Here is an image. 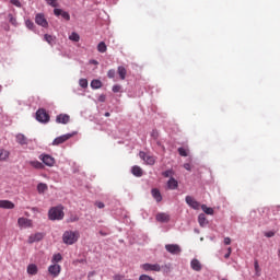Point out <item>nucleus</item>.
<instances>
[{
	"mask_svg": "<svg viewBox=\"0 0 280 280\" xmlns=\"http://www.w3.org/2000/svg\"><path fill=\"white\" fill-rule=\"evenodd\" d=\"M54 14L55 16H62V19H65V21H71V15L69 14V12L67 11H62V9H54Z\"/></svg>",
	"mask_w": 280,
	"mask_h": 280,
	"instance_id": "4468645a",
	"label": "nucleus"
},
{
	"mask_svg": "<svg viewBox=\"0 0 280 280\" xmlns=\"http://www.w3.org/2000/svg\"><path fill=\"white\" fill-rule=\"evenodd\" d=\"M144 272H161V265L145 262L140 266Z\"/></svg>",
	"mask_w": 280,
	"mask_h": 280,
	"instance_id": "423d86ee",
	"label": "nucleus"
},
{
	"mask_svg": "<svg viewBox=\"0 0 280 280\" xmlns=\"http://www.w3.org/2000/svg\"><path fill=\"white\" fill-rule=\"evenodd\" d=\"M162 176H164V178H174V170L170 168L166 170L162 173Z\"/></svg>",
	"mask_w": 280,
	"mask_h": 280,
	"instance_id": "f704fd0d",
	"label": "nucleus"
},
{
	"mask_svg": "<svg viewBox=\"0 0 280 280\" xmlns=\"http://www.w3.org/2000/svg\"><path fill=\"white\" fill-rule=\"evenodd\" d=\"M44 40H46V43H48V45H54L56 43V37L49 35V34H45Z\"/></svg>",
	"mask_w": 280,
	"mask_h": 280,
	"instance_id": "7c9ffc66",
	"label": "nucleus"
},
{
	"mask_svg": "<svg viewBox=\"0 0 280 280\" xmlns=\"http://www.w3.org/2000/svg\"><path fill=\"white\" fill-rule=\"evenodd\" d=\"M90 86L93 90L102 89V81L98 80V79H94V80L91 81Z\"/></svg>",
	"mask_w": 280,
	"mask_h": 280,
	"instance_id": "cd10ccee",
	"label": "nucleus"
},
{
	"mask_svg": "<svg viewBox=\"0 0 280 280\" xmlns=\"http://www.w3.org/2000/svg\"><path fill=\"white\" fill-rule=\"evenodd\" d=\"M44 237H45V233H43V232H37V233H35V234H31V235L28 236L27 242H28L30 244H34V243H36V242H40Z\"/></svg>",
	"mask_w": 280,
	"mask_h": 280,
	"instance_id": "ddd939ff",
	"label": "nucleus"
},
{
	"mask_svg": "<svg viewBox=\"0 0 280 280\" xmlns=\"http://www.w3.org/2000/svg\"><path fill=\"white\" fill-rule=\"evenodd\" d=\"M90 65H100V62L95 59L90 60Z\"/></svg>",
	"mask_w": 280,
	"mask_h": 280,
	"instance_id": "5fc2aeb1",
	"label": "nucleus"
},
{
	"mask_svg": "<svg viewBox=\"0 0 280 280\" xmlns=\"http://www.w3.org/2000/svg\"><path fill=\"white\" fill-rule=\"evenodd\" d=\"M10 159V151L2 149L0 150V161H8Z\"/></svg>",
	"mask_w": 280,
	"mask_h": 280,
	"instance_id": "c85d7f7f",
	"label": "nucleus"
},
{
	"mask_svg": "<svg viewBox=\"0 0 280 280\" xmlns=\"http://www.w3.org/2000/svg\"><path fill=\"white\" fill-rule=\"evenodd\" d=\"M184 167L187 170V172H191V165L189 163H185Z\"/></svg>",
	"mask_w": 280,
	"mask_h": 280,
	"instance_id": "3c124183",
	"label": "nucleus"
},
{
	"mask_svg": "<svg viewBox=\"0 0 280 280\" xmlns=\"http://www.w3.org/2000/svg\"><path fill=\"white\" fill-rule=\"evenodd\" d=\"M112 91L113 93H119V91H121V85L119 84L113 85Z\"/></svg>",
	"mask_w": 280,
	"mask_h": 280,
	"instance_id": "a19ab883",
	"label": "nucleus"
},
{
	"mask_svg": "<svg viewBox=\"0 0 280 280\" xmlns=\"http://www.w3.org/2000/svg\"><path fill=\"white\" fill-rule=\"evenodd\" d=\"M52 264H58L59 261H62V255L61 254H55L51 259Z\"/></svg>",
	"mask_w": 280,
	"mask_h": 280,
	"instance_id": "e433bc0d",
	"label": "nucleus"
},
{
	"mask_svg": "<svg viewBox=\"0 0 280 280\" xmlns=\"http://www.w3.org/2000/svg\"><path fill=\"white\" fill-rule=\"evenodd\" d=\"M105 117H110V113L106 112Z\"/></svg>",
	"mask_w": 280,
	"mask_h": 280,
	"instance_id": "4d7b16f0",
	"label": "nucleus"
},
{
	"mask_svg": "<svg viewBox=\"0 0 280 280\" xmlns=\"http://www.w3.org/2000/svg\"><path fill=\"white\" fill-rule=\"evenodd\" d=\"M69 121H70V116L67 115V114H59V115H57V117H56V122H57V124L67 125V124H69Z\"/></svg>",
	"mask_w": 280,
	"mask_h": 280,
	"instance_id": "2eb2a0df",
	"label": "nucleus"
},
{
	"mask_svg": "<svg viewBox=\"0 0 280 280\" xmlns=\"http://www.w3.org/2000/svg\"><path fill=\"white\" fill-rule=\"evenodd\" d=\"M165 250L170 253L171 255H180L183 253V249L180 248V245L178 244H166Z\"/></svg>",
	"mask_w": 280,
	"mask_h": 280,
	"instance_id": "1a4fd4ad",
	"label": "nucleus"
},
{
	"mask_svg": "<svg viewBox=\"0 0 280 280\" xmlns=\"http://www.w3.org/2000/svg\"><path fill=\"white\" fill-rule=\"evenodd\" d=\"M78 220H80V218H78V217H71V218L69 219V222H78Z\"/></svg>",
	"mask_w": 280,
	"mask_h": 280,
	"instance_id": "603ef678",
	"label": "nucleus"
},
{
	"mask_svg": "<svg viewBox=\"0 0 280 280\" xmlns=\"http://www.w3.org/2000/svg\"><path fill=\"white\" fill-rule=\"evenodd\" d=\"M166 187L172 191H174L175 189H178V180H176V178L174 177H171L166 183Z\"/></svg>",
	"mask_w": 280,
	"mask_h": 280,
	"instance_id": "dca6fc26",
	"label": "nucleus"
},
{
	"mask_svg": "<svg viewBox=\"0 0 280 280\" xmlns=\"http://www.w3.org/2000/svg\"><path fill=\"white\" fill-rule=\"evenodd\" d=\"M79 86H81V89H89V80L80 79L79 80Z\"/></svg>",
	"mask_w": 280,
	"mask_h": 280,
	"instance_id": "c9c22d12",
	"label": "nucleus"
},
{
	"mask_svg": "<svg viewBox=\"0 0 280 280\" xmlns=\"http://www.w3.org/2000/svg\"><path fill=\"white\" fill-rule=\"evenodd\" d=\"M35 118L39 124H49V114L45 109H38L35 114Z\"/></svg>",
	"mask_w": 280,
	"mask_h": 280,
	"instance_id": "7ed1b4c3",
	"label": "nucleus"
},
{
	"mask_svg": "<svg viewBox=\"0 0 280 280\" xmlns=\"http://www.w3.org/2000/svg\"><path fill=\"white\" fill-rule=\"evenodd\" d=\"M108 47L106 46V43L104 42H101L98 45H97V51L100 54H106Z\"/></svg>",
	"mask_w": 280,
	"mask_h": 280,
	"instance_id": "c756f323",
	"label": "nucleus"
},
{
	"mask_svg": "<svg viewBox=\"0 0 280 280\" xmlns=\"http://www.w3.org/2000/svg\"><path fill=\"white\" fill-rule=\"evenodd\" d=\"M0 209H14V202L10 200H0Z\"/></svg>",
	"mask_w": 280,
	"mask_h": 280,
	"instance_id": "4be33fe9",
	"label": "nucleus"
},
{
	"mask_svg": "<svg viewBox=\"0 0 280 280\" xmlns=\"http://www.w3.org/2000/svg\"><path fill=\"white\" fill-rule=\"evenodd\" d=\"M95 205L97 206L98 209H104L105 205L102 201H96Z\"/></svg>",
	"mask_w": 280,
	"mask_h": 280,
	"instance_id": "09e8293b",
	"label": "nucleus"
},
{
	"mask_svg": "<svg viewBox=\"0 0 280 280\" xmlns=\"http://www.w3.org/2000/svg\"><path fill=\"white\" fill-rule=\"evenodd\" d=\"M69 40H72L73 43H80V34L72 32L69 35Z\"/></svg>",
	"mask_w": 280,
	"mask_h": 280,
	"instance_id": "2f4dec72",
	"label": "nucleus"
},
{
	"mask_svg": "<svg viewBox=\"0 0 280 280\" xmlns=\"http://www.w3.org/2000/svg\"><path fill=\"white\" fill-rule=\"evenodd\" d=\"M28 165L34 167V170H43L45 167V165H43V163H40L38 160L30 161Z\"/></svg>",
	"mask_w": 280,
	"mask_h": 280,
	"instance_id": "b1692460",
	"label": "nucleus"
},
{
	"mask_svg": "<svg viewBox=\"0 0 280 280\" xmlns=\"http://www.w3.org/2000/svg\"><path fill=\"white\" fill-rule=\"evenodd\" d=\"M198 223L202 228H205V226H207V224H209V221L207 220V217L205 215V213H200L198 215Z\"/></svg>",
	"mask_w": 280,
	"mask_h": 280,
	"instance_id": "393cba45",
	"label": "nucleus"
},
{
	"mask_svg": "<svg viewBox=\"0 0 280 280\" xmlns=\"http://www.w3.org/2000/svg\"><path fill=\"white\" fill-rule=\"evenodd\" d=\"M15 141L20 145H27V137H25V135H23V133H18L15 136Z\"/></svg>",
	"mask_w": 280,
	"mask_h": 280,
	"instance_id": "aec40b11",
	"label": "nucleus"
},
{
	"mask_svg": "<svg viewBox=\"0 0 280 280\" xmlns=\"http://www.w3.org/2000/svg\"><path fill=\"white\" fill-rule=\"evenodd\" d=\"M25 25L28 30H33L35 27L34 22H32V20H26Z\"/></svg>",
	"mask_w": 280,
	"mask_h": 280,
	"instance_id": "ea45409f",
	"label": "nucleus"
},
{
	"mask_svg": "<svg viewBox=\"0 0 280 280\" xmlns=\"http://www.w3.org/2000/svg\"><path fill=\"white\" fill-rule=\"evenodd\" d=\"M232 250H233V249H232L231 247L228 248V252H226V254L224 255V258H225V259H229V257H231Z\"/></svg>",
	"mask_w": 280,
	"mask_h": 280,
	"instance_id": "49530a36",
	"label": "nucleus"
},
{
	"mask_svg": "<svg viewBox=\"0 0 280 280\" xmlns=\"http://www.w3.org/2000/svg\"><path fill=\"white\" fill-rule=\"evenodd\" d=\"M78 240H80V232L78 231H66L62 234V242L67 246H73Z\"/></svg>",
	"mask_w": 280,
	"mask_h": 280,
	"instance_id": "f03ea898",
	"label": "nucleus"
},
{
	"mask_svg": "<svg viewBox=\"0 0 280 280\" xmlns=\"http://www.w3.org/2000/svg\"><path fill=\"white\" fill-rule=\"evenodd\" d=\"M9 21L12 25H16V18H14V15L9 14Z\"/></svg>",
	"mask_w": 280,
	"mask_h": 280,
	"instance_id": "37998d69",
	"label": "nucleus"
},
{
	"mask_svg": "<svg viewBox=\"0 0 280 280\" xmlns=\"http://www.w3.org/2000/svg\"><path fill=\"white\" fill-rule=\"evenodd\" d=\"M151 196L152 198H154V200H156L158 202H161L163 200V196L161 195V190H159L158 188H153L151 190Z\"/></svg>",
	"mask_w": 280,
	"mask_h": 280,
	"instance_id": "412c9836",
	"label": "nucleus"
},
{
	"mask_svg": "<svg viewBox=\"0 0 280 280\" xmlns=\"http://www.w3.org/2000/svg\"><path fill=\"white\" fill-rule=\"evenodd\" d=\"M35 23L40 27H45V28L49 27V22H47V18H45V13H37L35 15Z\"/></svg>",
	"mask_w": 280,
	"mask_h": 280,
	"instance_id": "6e6552de",
	"label": "nucleus"
},
{
	"mask_svg": "<svg viewBox=\"0 0 280 280\" xmlns=\"http://www.w3.org/2000/svg\"><path fill=\"white\" fill-rule=\"evenodd\" d=\"M100 234L103 235V236H106V233H104V232H102V231L100 232Z\"/></svg>",
	"mask_w": 280,
	"mask_h": 280,
	"instance_id": "13d9d810",
	"label": "nucleus"
},
{
	"mask_svg": "<svg viewBox=\"0 0 280 280\" xmlns=\"http://www.w3.org/2000/svg\"><path fill=\"white\" fill-rule=\"evenodd\" d=\"M62 270V267H60V265L58 264H54V265H50L48 267V272L51 277H54L56 279V277H59L60 276V271Z\"/></svg>",
	"mask_w": 280,
	"mask_h": 280,
	"instance_id": "f8f14e48",
	"label": "nucleus"
},
{
	"mask_svg": "<svg viewBox=\"0 0 280 280\" xmlns=\"http://www.w3.org/2000/svg\"><path fill=\"white\" fill-rule=\"evenodd\" d=\"M190 268L195 270V272H200V270H202V264H200V260L195 258L190 261Z\"/></svg>",
	"mask_w": 280,
	"mask_h": 280,
	"instance_id": "f3484780",
	"label": "nucleus"
},
{
	"mask_svg": "<svg viewBox=\"0 0 280 280\" xmlns=\"http://www.w3.org/2000/svg\"><path fill=\"white\" fill-rule=\"evenodd\" d=\"M47 5H50L51 8H58V0H45Z\"/></svg>",
	"mask_w": 280,
	"mask_h": 280,
	"instance_id": "4c0bfd02",
	"label": "nucleus"
},
{
	"mask_svg": "<svg viewBox=\"0 0 280 280\" xmlns=\"http://www.w3.org/2000/svg\"><path fill=\"white\" fill-rule=\"evenodd\" d=\"M255 277H261V267H259V260H254Z\"/></svg>",
	"mask_w": 280,
	"mask_h": 280,
	"instance_id": "bb28decb",
	"label": "nucleus"
},
{
	"mask_svg": "<svg viewBox=\"0 0 280 280\" xmlns=\"http://www.w3.org/2000/svg\"><path fill=\"white\" fill-rule=\"evenodd\" d=\"M223 242H224L225 246L231 245V237H225Z\"/></svg>",
	"mask_w": 280,
	"mask_h": 280,
	"instance_id": "8fccbe9b",
	"label": "nucleus"
},
{
	"mask_svg": "<svg viewBox=\"0 0 280 280\" xmlns=\"http://www.w3.org/2000/svg\"><path fill=\"white\" fill-rule=\"evenodd\" d=\"M151 137H153V139H159V131L153 130V131L151 132Z\"/></svg>",
	"mask_w": 280,
	"mask_h": 280,
	"instance_id": "de8ad7c7",
	"label": "nucleus"
},
{
	"mask_svg": "<svg viewBox=\"0 0 280 280\" xmlns=\"http://www.w3.org/2000/svg\"><path fill=\"white\" fill-rule=\"evenodd\" d=\"M115 69H110V70H108V72H107V78H109V79H113V78H115Z\"/></svg>",
	"mask_w": 280,
	"mask_h": 280,
	"instance_id": "c03bdc74",
	"label": "nucleus"
},
{
	"mask_svg": "<svg viewBox=\"0 0 280 280\" xmlns=\"http://www.w3.org/2000/svg\"><path fill=\"white\" fill-rule=\"evenodd\" d=\"M201 209L207 215H213L214 213L213 208H209L207 205H201Z\"/></svg>",
	"mask_w": 280,
	"mask_h": 280,
	"instance_id": "72a5a7b5",
	"label": "nucleus"
},
{
	"mask_svg": "<svg viewBox=\"0 0 280 280\" xmlns=\"http://www.w3.org/2000/svg\"><path fill=\"white\" fill-rule=\"evenodd\" d=\"M92 277H95V271H90L88 273V279H92Z\"/></svg>",
	"mask_w": 280,
	"mask_h": 280,
	"instance_id": "864d4df0",
	"label": "nucleus"
},
{
	"mask_svg": "<svg viewBox=\"0 0 280 280\" xmlns=\"http://www.w3.org/2000/svg\"><path fill=\"white\" fill-rule=\"evenodd\" d=\"M26 272L27 275H38V266H36V264H31L27 266L26 268Z\"/></svg>",
	"mask_w": 280,
	"mask_h": 280,
	"instance_id": "5701e85b",
	"label": "nucleus"
},
{
	"mask_svg": "<svg viewBox=\"0 0 280 280\" xmlns=\"http://www.w3.org/2000/svg\"><path fill=\"white\" fill-rule=\"evenodd\" d=\"M114 279H115V280H119V276H115Z\"/></svg>",
	"mask_w": 280,
	"mask_h": 280,
	"instance_id": "bf43d9fd",
	"label": "nucleus"
},
{
	"mask_svg": "<svg viewBox=\"0 0 280 280\" xmlns=\"http://www.w3.org/2000/svg\"><path fill=\"white\" fill-rule=\"evenodd\" d=\"M275 236V232H269L266 234V237H273Z\"/></svg>",
	"mask_w": 280,
	"mask_h": 280,
	"instance_id": "6e6d98bb",
	"label": "nucleus"
},
{
	"mask_svg": "<svg viewBox=\"0 0 280 280\" xmlns=\"http://www.w3.org/2000/svg\"><path fill=\"white\" fill-rule=\"evenodd\" d=\"M11 3L15 5L16 8H21V1L19 0H11Z\"/></svg>",
	"mask_w": 280,
	"mask_h": 280,
	"instance_id": "a18cd8bd",
	"label": "nucleus"
},
{
	"mask_svg": "<svg viewBox=\"0 0 280 280\" xmlns=\"http://www.w3.org/2000/svg\"><path fill=\"white\" fill-rule=\"evenodd\" d=\"M161 270H163V272H170V270H172V265L171 264L163 265L161 267Z\"/></svg>",
	"mask_w": 280,
	"mask_h": 280,
	"instance_id": "58836bf2",
	"label": "nucleus"
},
{
	"mask_svg": "<svg viewBox=\"0 0 280 280\" xmlns=\"http://www.w3.org/2000/svg\"><path fill=\"white\" fill-rule=\"evenodd\" d=\"M18 226L20 229H32V226H34V223H33L32 219L21 217L18 219Z\"/></svg>",
	"mask_w": 280,
	"mask_h": 280,
	"instance_id": "0eeeda50",
	"label": "nucleus"
},
{
	"mask_svg": "<svg viewBox=\"0 0 280 280\" xmlns=\"http://www.w3.org/2000/svg\"><path fill=\"white\" fill-rule=\"evenodd\" d=\"M139 156L142 161H144V163L147 165H154L156 163V159H154V156H152L143 151L139 152Z\"/></svg>",
	"mask_w": 280,
	"mask_h": 280,
	"instance_id": "9d476101",
	"label": "nucleus"
},
{
	"mask_svg": "<svg viewBox=\"0 0 280 280\" xmlns=\"http://www.w3.org/2000/svg\"><path fill=\"white\" fill-rule=\"evenodd\" d=\"M65 219V207L62 205H59L57 207H52L48 211V220H51L52 222L58 220Z\"/></svg>",
	"mask_w": 280,
	"mask_h": 280,
	"instance_id": "f257e3e1",
	"label": "nucleus"
},
{
	"mask_svg": "<svg viewBox=\"0 0 280 280\" xmlns=\"http://www.w3.org/2000/svg\"><path fill=\"white\" fill-rule=\"evenodd\" d=\"M179 156H187V150L185 148L180 147L178 148Z\"/></svg>",
	"mask_w": 280,
	"mask_h": 280,
	"instance_id": "79ce46f5",
	"label": "nucleus"
},
{
	"mask_svg": "<svg viewBox=\"0 0 280 280\" xmlns=\"http://www.w3.org/2000/svg\"><path fill=\"white\" fill-rule=\"evenodd\" d=\"M48 187H47V184L45 183H39L37 185V191L38 194H45V191H47Z\"/></svg>",
	"mask_w": 280,
	"mask_h": 280,
	"instance_id": "473e14b6",
	"label": "nucleus"
},
{
	"mask_svg": "<svg viewBox=\"0 0 280 280\" xmlns=\"http://www.w3.org/2000/svg\"><path fill=\"white\" fill-rule=\"evenodd\" d=\"M117 71L120 80H126V75L128 74L126 68L124 66H119Z\"/></svg>",
	"mask_w": 280,
	"mask_h": 280,
	"instance_id": "a878e982",
	"label": "nucleus"
},
{
	"mask_svg": "<svg viewBox=\"0 0 280 280\" xmlns=\"http://www.w3.org/2000/svg\"><path fill=\"white\" fill-rule=\"evenodd\" d=\"M185 202L186 205H188V207H190V209H195V211H198V209H200V202L195 200V198L191 196H186Z\"/></svg>",
	"mask_w": 280,
	"mask_h": 280,
	"instance_id": "9b49d317",
	"label": "nucleus"
},
{
	"mask_svg": "<svg viewBox=\"0 0 280 280\" xmlns=\"http://www.w3.org/2000/svg\"><path fill=\"white\" fill-rule=\"evenodd\" d=\"M155 220L162 223L170 222V214L165 212H160L156 214Z\"/></svg>",
	"mask_w": 280,
	"mask_h": 280,
	"instance_id": "6ab92c4d",
	"label": "nucleus"
},
{
	"mask_svg": "<svg viewBox=\"0 0 280 280\" xmlns=\"http://www.w3.org/2000/svg\"><path fill=\"white\" fill-rule=\"evenodd\" d=\"M75 135H78V132L73 131L71 133H66V135L59 136L54 139L51 145H61V143L69 141V139H71L72 137H75Z\"/></svg>",
	"mask_w": 280,
	"mask_h": 280,
	"instance_id": "20e7f679",
	"label": "nucleus"
},
{
	"mask_svg": "<svg viewBox=\"0 0 280 280\" xmlns=\"http://www.w3.org/2000/svg\"><path fill=\"white\" fill-rule=\"evenodd\" d=\"M39 161L44 163V165H46L47 167H54V165H56V159H54V156L46 154V153H42L38 156Z\"/></svg>",
	"mask_w": 280,
	"mask_h": 280,
	"instance_id": "39448f33",
	"label": "nucleus"
},
{
	"mask_svg": "<svg viewBox=\"0 0 280 280\" xmlns=\"http://www.w3.org/2000/svg\"><path fill=\"white\" fill-rule=\"evenodd\" d=\"M131 174L137 178H141V176H143V168H141V166L135 165L131 167Z\"/></svg>",
	"mask_w": 280,
	"mask_h": 280,
	"instance_id": "a211bd4d",
	"label": "nucleus"
}]
</instances>
